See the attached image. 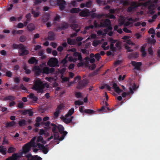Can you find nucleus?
Listing matches in <instances>:
<instances>
[{"instance_id": "f257e3e1", "label": "nucleus", "mask_w": 160, "mask_h": 160, "mask_svg": "<svg viewBox=\"0 0 160 160\" xmlns=\"http://www.w3.org/2000/svg\"><path fill=\"white\" fill-rule=\"evenodd\" d=\"M36 137H33L28 143L26 144L23 147L22 152L26 153L28 152L32 147L36 148L37 145L35 142Z\"/></svg>"}, {"instance_id": "f03ea898", "label": "nucleus", "mask_w": 160, "mask_h": 160, "mask_svg": "<svg viewBox=\"0 0 160 160\" xmlns=\"http://www.w3.org/2000/svg\"><path fill=\"white\" fill-rule=\"evenodd\" d=\"M52 130L54 135V140H58L59 138V133L58 131V126H57L54 123H51Z\"/></svg>"}, {"instance_id": "7ed1b4c3", "label": "nucleus", "mask_w": 160, "mask_h": 160, "mask_svg": "<svg viewBox=\"0 0 160 160\" xmlns=\"http://www.w3.org/2000/svg\"><path fill=\"white\" fill-rule=\"evenodd\" d=\"M48 65L50 67H59V66L58 64V59L56 58H51L48 61Z\"/></svg>"}, {"instance_id": "20e7f679", "label": "nucleus", "mask_w": 160, "mask_h": 160, "mask_svg": "<svg viewBox=\"0 0 160 160\" xmlns=\"http://www.w3.org/2000/svg\"><path fill=\"white\" fill-rule=\"evenodd\" d=\"M64 128L62 125H58V131L61 134H62L61 137H59L58 140L62 141L63 140L65 136L67 135L68 132L67 131H64Z\"/></svg>"}, {"instance_id": "39448f33", "label": "nucleus", "mask_w": 160, "mask_h": 160, "mask_svg": "<svg viewBox=\"0 0 160 160\" xmlns=\"http://www.w3.org/2000/svg\"><path fill=\"white\" fill-rule=\"evenodd\" d=\"M55 71V69L53 68H49L48 67H45L42 69H41V73L49 74L53 73Z\"/></svg>"}, {"instance_id": "423d86ee", "label": "nucleus", "mask_w": 160, "mask_h": 160, "mask_svg": "<svg viewBox=\"0 0 160 160\" xmlns=\"http://www.w3.org/2000/svg\"><path fill=\"white\" fill-rule=\"evenodd\" d=\"M88 83V80L87 79H83L81 80L78 82L77 88L78 89H82L87 86Z\"/></svg>"}, {"instance_id": "0eeeda50", "label": "nucleus", "mask_w": 160, "mask_h": 160, "mask_svg": "<svg viewBox=\"0 0 160 160\" xmlns=\"http://www.w3.org/2000/svg\"><path fill=\"white\" fill-rule=\"evenodd\" d=\"M32 89L37 91L38 93L40 92V79H38L35 81Z\"/></svg>"}, {"instance_id": "6e6552de", "label": "nucleus", "mask_w": 160, "mask_h": 160, "mask_svg": "<svg viewBox=\"0 0 160 160\" xmlns=\"http://www.w3.org/2000/svg\"><path fill=\"white\" fill-rule=\"evenodd\" d=\"M142 5L145 7H148V9H154L155 5L151 0H148V1L144 3H142Z\"/></svg>"}, {"instance_id": "1a4fd4ad", "label": "nucleus", "mask_w": 160, "mask_h": 160, "mask_svg": "<svg viewBox=\"0 0 160 160\" xmlns=\"http://www.w3.org/2000/svg\"><path fill=\"white\" fill-rule=\"evenodd\" d=\"M56 3L57 5L59 6V8L61 10H63L67 5L66 2L64 0H57Z\"/></svg>"}, {"instance_id": "9d476101", "label": "nucleus", "mask_w": 160, "mask_h": 160, "mask_svg": "<svg viewBox=\"0 0 160 160\" xmlns=\"http://www.w3.org/2000/svg\"><path fill=\"white\" fill-rule=\"evenodd\" d=\"M19 112H21V115H26L28 114L30 116H32L33 114V112L31 109H25L24 110H19Z\"/></svg>"}, {"instance_id": "9b49d317", "label": "nucleus", "mask_w": 160, "mask_h": 160, "mask_svg": "<svg viewBox=\"0 0 160 160\" xmlns=\"http://www.w3.org/2000/svg\"><path fill=\"white\" fill-rule=\"evenodd\" d=\"M21 47L22 48V49H20L18 51V53L20 56H24L29 54V51L25 49V47L23 45V46H22Z\"/></svg>"}, {"instance_id": "f8f14e48", "label": "nucleus", "mask_w": 160, "mask_h": 160, "mask_svg": "<svg viewBox=\"0 0 160 160\" xmlns=\"http://www.w3.org/2000/svg\"><path fill=\"white\" fill-rule=\"evenodd\" d=\"M132 65L135 68L134 69L137 70L139 71L140 70V68L142 65V63L140 62H137L134 61H132L131 62Z\"/></svg>"}, {"instance_id": "ddd939ff", "label": "nucleus", "mask_w": 160, "mask_h": 160, "mask_svg": "<svg viewBox=\"0 0 160 160\" xmlns=\"http://www.w3.org/2000/svg\"><path fill=\"white\" fill-rule=\"evenodd\" d=\"M69 27V25L68 22H62L61 23V25L58 27L57 29L58 30H65L68 29Z\"/></svg>"}, {"instance_id": "4468645a", "label": "nucleus", "mask_w": 160, "mask_h": 160, "mask_svg": "<svg viewBox=\"0 0 160 160\" xmlns=\"http://www.w3.org/2000/svg\"><path fill=\"white\" fill-rule=\"evenodd\" d=\"M68 117H66L65 115V117H63L62 118L63 121L66 124H68L72 122V119L74 118L73 116H71L70 118H68Z\"/></svg>"}, {"instance_id": "2eb2a0df", "label": "nucleus", "mask_w": 160, "mask_h": 160, "mask_svg": "<svg viewBox=\"0 0 160 160\" xmlns=\"http://www.w3.org/2000/svg\"><path fill=\"white\" fill-rule=\"evenodd\" d=\"M48 35V40L51 41H54L55 40V34L52 31L49 32Z\"/></svg>"}, {"instance_id": "dca6fc26", "label": "nucleus", "mask_w": 160, "mask_h": 160, "mask_svg": "<svg viewBox=\"0 0 160 160\" xmlns=\"http://www.w3.org/2000/svg\"><path fill=\"white\" fill-rule=\"evenodd\" d=\"M49 151V148L48 145L44 146L41 144V152H42L45 154H47Z\"/></svg>"}, {"instance_id": "f3484780", "label": "nucleus", "mask_w": 160, "mask_h": 160, "mask_svg": "<svg viewBox=\"0 0 160 160\" xmlns=\"http://www.w3.org/2000/svg\"><path fill=\"white\" fill-rule=\"evenodd\" d=\"M34 71L35 74L36 76H38L40 75V67L39 66H35L32 69Z\"/></svg>"}, {"instance_id": "a211bd4d", "label": "nucleus", "mask_w": 160, "mask_h": 160, "mask_svg": "<svg viewBox=\"0 0 160 160\" xmlns=\"http://www.w3.org/2000/svg\"><path fill=\"white\" fill-rule=\"evenodd\" d=\"M112 87L113 88L115 91L118 93H120L121 92L123 91L118 86L116 83H114L112 85Z\"/></svg>"}, {"instance_id": "6ab92c4d", "label": "nucleus", "mask_w": 160, "mask_h": 160, "mask_svg": "<svg viewBox=\"0 0 160 160\" xmlns=\"http://www.w3.org/2000/svg\"><path fill=\"white\" fill-rule=\"evenodd\" d=\"M73 56L78 57V60H79L80 62H82L83 61L82 54L78 52H75L73 53Z\"/></svg>"}, {"instance_id": "aec40b11", "label": "nucleus", "mask_w": 160, "mask_h": 160, "mask_svg": "<svg viewBox=\"0 0 160 160\" xmlns=\"http://www.w3.org/2000/svg\"><path fill=\"white\" fill-rule=\"evenodd\" d=\"M70 27L77 32H78L80 30V28L79 27L78 25L77 24H72L71 25Z\"/></svg>"}, {"instance_id": "412c9836", "label": "nucleus", "mask_w": 160, "mask_h": 160, "mask_svg": "<svg viewBox=\"0 0 160 160\" xmlns=\"http://www.w3.org/2000/svg\"><path fill=\"white\" fill-rule=\"evenodd\" d=\"M27 29L28 31L32 32L35 29V26L33 23H30L27 25Z\"/></svg>"}, {"instance_id": "4be33fe9", "label": "nucleus", "mask_w": 160, "mask_h": 160, "mask_svg": "<svg viewBox=\"0 0 160 160\" xmlns=\"http://www.w3.org/2000/svg\"><path fill=\"white\" fill-rule=\"evenodd\" d=\"M19 156L18 153H15L7 158L6 160H17Z\"/></svg>"}, {"instance_id": "5701e85b", "label": "nucleus", "mask_w": 160, "mask_h": 160, "mask_svg": "<svg viewBox=\"0 0 160 160\" xmlns=\"http://www.w3.org/2000/svg\"><path fill=\"white\" fill-rule=\"evenodd\" d=\"M15 100V98L14 96L10 95L5 97L2 100L4 101L9 100L10 101H12Z\"/></svg>"}, {"instance_id": "b1692460", "label": "nucleus", "mask_w": 160, "mask_h": 160, "mask_svg": "<svg viewBox=\"0 0 160 160\" xmlns=\"http://www.w3.org/2000/svg\"><path fill=\"white\" fill-rule=\"evenodd\" d=\"M104 15L103 14H97L96 13H93L91 15L92 18H97L98 19H100L104 17Z\"/></svg>"}, {"instance_id": "393cba45", "label": "nucleus", "mask_w": 160, "mask_h": 160, "mask_svg": "<svg viewBox=\"0 0 160 160\" xmlns=\"http://www.w3.org/2000/svg\"><path fill=\"white\" fill-rule=\"evenodd\" d=\"M28 62L30 64H33L38 63V61L34 57H32L28 60Z\"/></svg>"}, {"instance_id": "a878e982", "label": "nucleus", "mask_w": 160, "mask_h": 160, "mask_svg": "<svg viewBox=\"0 0 160 160\" xmlns=\"http://www.w3.org/2000/svg\"><path fill=\"white\" fill-rule=\"evenodd\" d=\"M39 142H40V136L38 137L37 141V144H36L37 146H38V149L35 148L33 149V151L35 152H37L38 150L40 149V143Z\"/></svg>"}, {"instance_id": "bb28decb", "label": "nucleus", "mask_w": 160, "mask_h": 160, "mask_svg": "<svg viewBox=\"0 0 160 160\" xmlns=\"http://www.w3.org/2000/svg\"><path fill=\"white\" fill-rule=\"evenodd\" d=\"M22 46H23L22 44L20 43L19 44H17L16 43H14L13 44L12 46V48L13 49H19L20 50V49H22V48L21 47Z\"/></svg>"}, {"instance_id": "cd10ccee", "label": "nucleus", "mask_w": 160, "mask_h": 160, "mask_svg": "<svg viewBox=\"0 0 160 160\" xmlns=\"http://www.w3.org/2000/svg\"><path fill=\"white\" fill-rule=\"evenodd\" d=\"M89 12L86 10H83L79 13V15L82 17H87L89 15Z\"/></svg>"}, {"instance_id": "c85d7f7f", "label": "nucleus", "mask_w": 160, "mask_h": 160, "mask_svg": "<svg viewBox=\"0 0 160 160\" xmlns=\"http://www.w3.org/2000/svg\"><path fill=\"white\" fill-rule=\"evenodd\" d=\"M16 122L14 121H12L9 122H7L5 125L6 127L7 128L13 126L16 124Z\"/></svg>"}, {"instance_id": "c756f323", "label": "nucleus", "mask_w": 160, "mask_h": 160, "mask_svg": "<svg viewBox=\"0 0 160 160\" xmlns=\"http://www.w3.org/2000/svg\"><path fill=\"white\" fill-rule=\"evenodd\" d=\"M28 97H29L34 102H36L38 99V98L35 95L32 93H30Z\"/></svg>"}, {"instance_id": "7c9ffc66", "label": "nucleus", "mask_w": 160, "mask_h": 160, "mask_svg": "<svg viewBox=\"0 0 160 160\" xmlns=\"http://www.w3.org/2000/svg\"><path fill=\"white\" fill-rule=\"evenodd\" d=\"M38 11L39 9L38 8H37L36 11L34 10L33 8L32 9V13L34 17L37 18L39 16Z\"/></svg>"}, {"instance_id": "2f4dec72", "label": "nucleus", "mask_w": 160, "mask_h": 160, "mask_svg": "<svg viewBox=\"0 0 160 160\" xmlns=\"http://www.w3.org/2000/svg\"><path fill=\"white\" fill-rule=\"evenodd\" d=\"M81 10L79 8H74L71 9L70 10V12L72 13H78Z\"/></svg>"}, {"instance_id": "473e14b6", "label": "nucleus", "mask_w": 160, "mask_h": 160, "mask_svg": "<svg viewBox=\"0 0 160 160\" xmlns=\"http://www.w3.org/2000/svg\"><path fill=\"white\" fill-rule=\"evenodd\" d=\"M7 148L4 147L2 145L1 146V148H0V152H1L3 155H5L6 153Z\"/></svg>"}, {"instance_id": "72a5a7b5", "label": "nucleus", "mask_w": 160, "mask_h": 160, "mask_svg": "<svg viewBox=\"0 0 160 160\" xmlns=\"http://www.w3.org/2000/svg\"><path fill=\"white\" fill-rule=\"evenodd\" d=\"M27 123V121L25 119H22L18 121V123L20 127L25 126Z\"/></svg>"}, {"instance_id": "f704fd0d", "label": "nucleus", "mask_w": 160, "mask_h": 160, "mask_svg": "<svg viewBox=\"0 0 160 160\" xmlns=\"http://www.w3.org/2000/svg\"><path fill=\"white\" fill-rule=\"evenodd\" d=\"M95 112L94 111L91 109H87L84 110V113L89 115L93 114Z\"/></svg>"}, {"instance_id": "c9c22d12", "label": "nucleus", "mask_w": 160, "mask_h": 160, "mask_svg": "<svg viewBox=\"0 0 160 160\" xmlns=\"http://www.w3.org/2000/svg\"><path fill=\"white\" fill-rule=\"evenodd\" d=\"M67 42L68 44L70 45H74L75 43V40L74 39L68 38L67 39Z\"/></svg>"}, {"instance_id": "e433bc0d", "label": "nucleus", "mask_w": 160, "mask_h": 160, "mask_svg": "<svg viewBox=\"0 0 160 160\" xmlns=\"http://www.w3.org/2000/svg\"><path fill=\"white\" fill-rule=\"evenodd\" d=\"M74 112V108H72L69 110L68 113L66 114V116L69 117V116H71L73 114Z\"/></svg>"}, {"instance_id": "4c0bfd02", "label": "nucleus", "mask_w": 160, "mask_h": 160, "mask_svg": "<svg viewBox=\"0 0 160 160\" xmlns=\"http://www.w3.org/2000/svg\"><path fill=\"white\" fill-rule=\"evenodd\" d=\"M103 22L105 27L108 26L111 24L110 20L108 19H106Z\"/></svg>"}, {"instance_id": "58836bf2", "label": "nucleus", "mask_w": 160, "mask_h": 160, "mask_svg": "<svg viewBox=\"0 0 160 160\" xmlns=\"http://www.w3.org/2000/svg\"><path fill=\"white\" fill-rule=\"evenodd\" d=\"M50 15L49 13H46L44 15L43 17V20L44 22H47L49 19Z\"/></svg>"}, {"instance_id": "ea45409f", "label": "nucleus", "mask_w": 160, "mask_h": 160, "mask_svg": "<svg viewBox=\"0 0 160 160\" xmlns=\"http://www.w3.org/2000/svg\"><path fill=\"white\" fill-rule=\"evenodd\" d=\"M16 151L15 148L13 147H9L8 149L7 152L8 153H11L14 152Z\"/></svg>"}, {"instance_id": "a19ab883", "label": "nucleus", "mask_w": 160, "mask_h": 160, "mask_svg": "<svg viewBox=\"0 0 160 160\" xmlns=\"http://www.w3.org/2000/svg\"><path fill=\"white\" fill-rule=\"evenodd\" d=\"M42 120V118H41V125L44 124V125L48 128H49V126L50 124V122L48 121L46 122H41Z\"/></svg>"}, {"instance_id": "79ce46f5", "label": "nucleus", "mask_w": 160, "mask_h": 160, "mask_svg": "<svg viewBox=\"0 0 160 160\" xmlns=\"http://www.w3.org/2000/svg\"><path fill=\"white\" fill-rule=\"evenodd\" d=\"M36 123L35 124V126L36 127L39 126L40 125V117H38L36 118Z\"/></svg>"}, {"instance_id": "37998d69", "label": "nucleus", "mask_w": 160, "mask_h": 160, "mask_svg": "<svg viewBox=\"0 0 160 160\" xmlns=\"http://www.w3.org/2000/svg\"><path fill=\"white\" fill-rule=\"evenodd\" d=\"M27 39V38L24 35H22L19 38V41L21 42H24Z\"/></svg>"}, {"instance_id": "c03bdc74", "label": "nucleus", "mask_w": 160, "mask_h": 160, "mask_svg": "<svg viewBox=\"0 0 160 160\" xmlns=\"http://www.w3.org/2000/svg\"><path fill=\"white\" fill-rule=\"evenodd\" d=\"M92 1L90 0L87 2L85 3L86 7L90 8L92 5Z\"/></svg>"}, {"instance_id": "a18cd8bd", "label": "nucleus", "mask_w": 160, "mask_h": 160, "mask_svg": "<svg viewBox=\"0 0 160 160\" xmlns=\"http://www.w3.org/2000/svg\"><path fill=\"white\" fill-rule=\"evenodd\" d=\"M8 144L9 142L8 140L6 139V136H4L3 138V140L2 143V145Z\"/></svg>"}, {"instance_id": "49530a36", "label": "nucleus", "mask_w": 160, "mask_h": 160, "mask_svg": "<svg viewBox=\"0 0 160 160\" xmlns=\"http://www.w3.org/2000/svg\"><path fill=\"white\" fill-rule=\"evenodd\" d=\"M60 112L58 111V110H56V111L54 112V118L55 119L57 118L58 117L59 114Z\"/></svg>"}, {"instance_id": "de8ad7c7", "label": "nucleus", "mask_w": 160, "mask_h": 160, "mask_svg": "<svg viewBox=\"0 0 160 160\" xmlns=\"http://www.w3.org/2000/svg\"><path fill=\"white\" fill-rule=\"evenodd\" d=\"M105 27H107V28L104 29V31L106 32H108L109 31L112 30V28L111 26V25H108V26Z\"/></svg>"}, {"instance_id": "09e8293b", "label": "nucleus", "mask_w": 160, "mask_h": 160, "mask_svg": "<svg viewBox=\"0 0 160 160\" xmlns=\"http://www.w3.org/2000/svg\"><path fill=\"white\" fill-rule=\"evenodd\" d=\"M63 107L64 106L62 104H60L58 106L56 109L57 110H58V111L61 112V110L63 109Z\"/></svg>"}, {"instance_id": "8fccbe9b", "label": "nucleus", "mask_w": 160, "mask_h": 160, "mask_svg": "<svg viewBox=\"0 0 160 160\" xmlns=\"http://www.w3.org/2000/svg\"><path fill=\"white\" fill-rule=\"evenodd\" d=\"M131 6L132 7V8L135 9L136 8L138 7V5L137 3L136 2H132Z\"/></svg>"}, {"instance_id": "3c124183", "label": "nucleus", "mask_w": 160, "mask_h": 160, "mask_svg": "<svg viewBox=\"0 0 160 160\" xmlns=\"http://www.w3.org/2000/svg\"><path fill=\"white\" fill-rule=\"evenodd\" d=\"M138 53L137 52L132 53L130 55V56L131 57H132L134 58H137L138 57Z\"/></svg>"}, {"instance_id": "603ef678", "label": "nucleus", "mask_w": 160, "mask_h": 160, "mask_svg": "<svg viewBox=\"0 0 160 160\" xmlns=\"http://www.w3.org/2000/svg\"><path fill=\"white\" fill-rule=\"evenodd\" d=\"M5 75L8 77H11L12 76V73L10 71L7 70L6 72Z\"/></svg>"}, {"instance_id": "864d4df0", "label": "nucleus", "mask_w": 160, "mask_h": 160, "mask_svg": "<svg viewBox=\"0 0 160 160\" xmlns=\"http://www.w3.org/2000/svg\"><path fill=\"white\" fill-rule=\"evenodd\" d=\"M24 104L22 102H19L18 104L17 107L19 108L22 109L24 108Z\"/></svg>"}, {"instance_id": "5fc2aeb1", "label": "nucleus", "mask_w": 160, "mask_h": 160, "mask_svg": "<svg viewBox=\"0 0 160 160\" xmlns=\"http://www.w3.org/2000/svg\"><path fill=\"white\" fill-rule=\"evenodd\" d=\"M83 103L82 102L80 101L79 100H77L74 102V104L75 105H83Z\"/></svg>"}, {"instance_id": "6e6d98bb", "label": "nucleus", "mask_w": 160, "mask_h": 160, "mask_svg": "<svg viewBox=\"0 0 160 160\" xmlns=\"http://www.w3.org/2000/svg\"><path fill=\"white\" fill-rule=\"evenodd\" d=\"M68 62V61L67 59L66 58H64L61 61V63L63 64V66H65V64Z\"/></svg>"}, {"instance_id": "4d7b16f0", "label": "nucleus", "mask_w": 160, "mask_h": 160, "mask_svg": "<svg viewBox=\"0 0 160 160\" xmlns=\"http://www.w3.org/2000/svg\"><path fill=\"white\" fill-rule=\"evenodd\" d=\"M10 89L12 90H18L19 88L17 85H14L10 88Z\"/></svg>"}, {"instance_id": "13d9d810", "label": "nucleus", "mask_w": 160, "mask_h": 160, "mask_svg": "<svg viewBox=\"0 0 160 160\" xmlns=\"http://www.w3.org/2000/svg\"><path fill=\"white\" fill-rule=\"evenodd\" d=\"M148 32L150 34H154V35L156 34L155 30L152 28L149 29L148 31Z\"/></svg>"}, {"instance_id": "bf43d9fd", "label": "nucleus", "mask_w": 160, "mask_h": 160, "mask_svg": "<svg viewBox=\"0 0 160 160\" xmlns=\"http://www.w3.org/2000/svg\"><path fill=\"white\" fill-rule=\"evenodd\" d=\"M49 133L44 130L41 129V135H44L45 136L47 135Z\"/></svg>"}, {"instance_id": "052dcab7", "label": "nucleus", "mask_w": 160, "mask_h": 160, "mask_svg": "<svg viewBox=\"0 0 160 160\" xmlns=\"http://www.w3.org/2000/svg\"><path fill=\"white\" fill-rule=\"evenodd\" d=\"M95 57L98 61H99L101 58L100 54L99 53H97L95 55Z\"/></svg>"}, {"instance_id": "680f3d73", "label": "nucleus", "mask_w": 160, "mask_h": 160, "mask_svg": "<svg viewBox=\"0 0 160 160\" xmlns=\"http://www.w3.org/2000/svg\"><path fill=\"white\" fill-rule=\"evenodd\" d=\"M81 51L84 54L88 55L89 53V52L87 50L85 49H81Z\"/></svg>"}, {"instance_id": "e2e57ef3", "label": "nucleus", "mask_w": 160, "mask_h": 160, "mask_svg": "<svg viewBox=\"0 0 160 160\" xmlns=\"http://www.w3.org/2000/svg\"><path fill=\"white\" fill-rule=\"evenodd\" d=\"M24 26V24L20 22L18 24L17 28H22Z\"/></svg>"}, {"instance_id": "0e129e2a", "label": "nucleus", "mask_w": 160, "mask_h": 160, "mask_svg": "<svg viewBox=\"0 0 160 160\" xmlns=\"http://www.w3.org/2000/svg\"><path fill=\"white\" fill-rule=\"evenodd\" d=\"M70 4L73 6V7H76L77 6V2L75 1H72L70 3Z\"/></svg>"}, {"instance_id": "69168bd1", "label": "nucleus", "mask_w": 160, "mask_h": 160, "mask_svg": "<svg viewBox=\"0 0 160 160\" xmlns=\"http://www.w3.org/2000/svg\"><path fill=\"white\" fill-rule=\"evenodd\" d=\"M60 19L59 16L57 15L54 18L53 21L54 22H56L57 21H58Z\"/></svg>"}, {"instance_id": "338daca9", "label": "nucleus", "mask_w": 160, "mask_h": 160, "mask_svg": "<svg viewBox=\"0 0 160 160\" xmlns=\"http://www.w3.org/2000/svg\"><path fill=\"white\" fill-rule=\"evenodd\" d=\"M99 44V42L98 41L95 40L93 41L92 45L94 47H97Z\"/></svg>"}, {"instance_id": "774afa93", "label": "nucleus", "mask_w": 160, "mask_h": 160, "mask_svg": "<svg viewBox=\"0 0 160 160\" xmlns=\"http://www.w3.org/2000/svg\"><path fill=\"white\" fill-rule=\"evenodd\" d=\"M85 108L84 106H80L79 108V110L80 112L81 113H84Z\"/></svg>"}]
</instances>
